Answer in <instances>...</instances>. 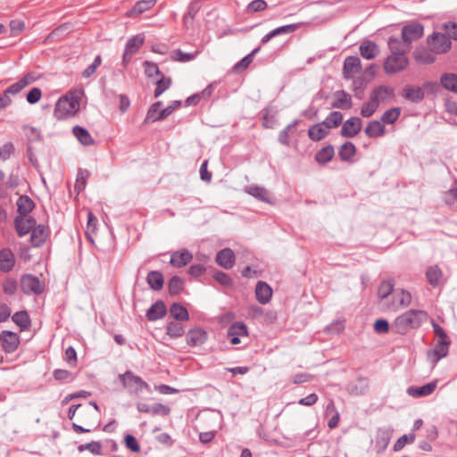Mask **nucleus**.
I'll return each mask as SVG.
<instances>
[{
	"label": "nucleus",
	"instance_id": "4c0bfd02",
	"mask_svg": "<svg viewBox=\"0 0 457 457\" xmlns=\"http://www.w3.org/2000/svg\"><path fill=\"white\" fill-rule=\"evenodd\" d=\"M440 82L446 90L457 93V74L445 73L441 76Z\"/></svg>",
	"mask_w": 457,
	"mask_h": 457
},
{
	"label": "nucleus",
	"instance_id": "423d86ee",
	"mask_svg": "<svg viewBox=\"0 0 457 457\" xmlns=\"http://www.w3.org/2000/svg\"><path fill=\"white\" fill-rule=\"evenodd\" d=\"M21 288L26 295H39L44 291V284L37 277L32 274H25L21 278Z\"/></svg>",
	"mask_w": 457,
	"mask_h": 457
},
{
	"label": "nucleus",
	"instance_id": "6e6d98bb",
	"mask_svg": "<svg viewBox=\"0 0 457 457\" xmlns=\"http://www.w3.org/2000/svg\"><path fill=\"white\" fill-rule=\"evenodd\" d=\"M88 177L89 172L87 170L79 169L75 183V190L78 193L85 189Z\"/></svg>",
	"mask_w": 457,
	"mask_h": 457
},
{
	"label": "nucleus",
	"instance_id": "0eeeda50",
	"mask_svg": "<svg viewBox=\"0 0 457 457\" xmlns=\"http://www.w3.org/2000/svg\"><path fill=\"white\" fill-rule=\"evenodd\" d=\"M424 34V26L420 22H411L402 28V39L406 44L420 39Z\"/></svg>",
	"mask_w": 457,
	"mask_h": 457
},
{
	"label": "nucleus",
	"instance_id": "f03ea898",
	"mask_svg": "<svg viewBox=\"0 0 457 457\" xmlns=\"http://www.w3.org/2000/svg\"><path fill=\"white\" fill-rule=\"evenodd\" d=\"M80 97L76 93H68L58 99L54 110L57 120H65L74 116L79 110Z\"/></svg>",
	"mask_w": 457,
	"mask_h": 457
},
{
	"label": "nucleus",
	"instance_id": "f3484780",
	"mask_svg": "<svg viewBox=\"0 0 457 457\" xmlns=\"http://www.w3.org/2000/svg\"><path fill=\"white\" fill-rule=\"evenodd\" d=\"M37 78L32 73H28L24 75L21 79L17 82L12 84L8 87L4 92L6 96L9 95H16L20 93L23 88L36 81Z\"/></svg>",
	"mask_w": 457,
	"mask_h": 457
},
{
	"label": "nucleus",
	"instance_id": "a18cd8bd",
	"mask_svg": "<svg viewBox=\"0 0 457 457\" xmlns=\"http://www.w3.org/2000/svg\"><path fill=\"white\" fill-rule=\"evenodd\" d=\"M356 154L355 145L352 142L344 143L338 151V155L342 161H350Z\"/></svg>",
	"mask_w": 457,
	"mask_h": 457
},
{
	"label": "nucleus",
	"instance_id": "37998d69",
	"mask_svg": "<svg viewBox=\"0 0 457 457\" xmlns=\"http://www.w3.org/2000/svg\"><path fill=\"white\" fill-rule=\"evenodd\" d=\"M343 120V115L338 111H334L321 122L329 131L330 129L337 128Z\"/></svg>",
	"mask_w": 457,
	"mask_h": 457
},
{
	"label": "nucleus",
	"instance_id": "7c9ffc66",
	"mask_svg": "<svg viewBox=\"0 0 457 457\" xmlns=\"http://www.w3.org/2000/svg\"><path fill=\"white\" fill-rule=\"evenodd\" d=\"M365 134L371 138L379 137L385 135V126L378 120H371L365 128Z\"/></svg>",
	"mask_w": 457,
	"mask_h": 457
},
{
	"label": "nucleus",
	"instance_id": "9d476101",
	"mask_svg": "<svg viewBox=\"0 0 457 457\" xmlns=\"http://www.w3.org/2000/svg\"><path fill=\"white\" fill-rule=\"evenodd\" d=\"M361 70V62L357 56H348L345 59L343 74L346 79H353L354 75L359 73Z\"/></svg>",
	"mask_w": 457,
	"mask_h": 457
},
{
	"label": "nucleus",
	"instance_id": "de8ad7c7",
	"mask_svg": "<svg viewBox=\"0 0 457 457\" xmlns=\"http://www.w3.org/2000/svg\"><path fill=\"white\" fill-rule=\"evenodd\" d=\"M299 120H294L290 124H288L284 129H282L278 134V142L283 145H289V137L293 133V129L298 125Z\"/></svg>",
	"mask_w": 457,
	"mask_h": 457
},
{
	"label": "nucleus",
	"instance_id": "2eb2a0df",
	"mask_svg": "<svg viewBox=\"0 0 457 457\" xmlns=\"http://www.w3.org/2000/svg\"><path fill=\"white\" fill-rule=\"evenodd\" d=\"M236 257L230 248H223L219 251L215 257L217 264L226 270L231 269L235 264Z\"/></svg>",
	"mask_w": 457,
	"mask_h": 457
},
{
	"label": "nucleus",
	"instance_id": "6e6552de",
	"mask_svg": "<svg viewBox=\"0 0 457 457\" xmlns=\"http://www.w3.org/2000/svg\"><path fill=\"white\" fill-rule=\"evenodd\" d=\"M411 303V295L404 289L395 290L392 295V302L388 305V309L397 311L401 308L407 307Z\"/></svg>",
	"mask_w": 457,
	"mask_h": 457
},
{
	"label": "nucleus",
	"instance_id": "f8f14e48",
	"mask_svg": "<svg viewBox=\"0 0 457 457\" xmlns=\"http://www.w3.org/2000/svg\"><path fill=\"white\" fill-rule=\"evenodd\" d=\"M361 130V120L359 117H351L342 126L341 135L345 137H353Z\"/></svg>",
	"mask_w": 457,
	"mask_h": 457
},
{
	"label": "nucleus",
	"instance_id": "f704fd0d",
	"mask_svg": "<svg viewBox=\"0 0 457 457\" xmlns=\"http://www.w3.org/2000/svg\"><path fill=\"white\" fill-rule=\"evenodd\" d=\"M450 344V339L439 340L436 343L433 350L434 362H437L448 354Z\"/></svg>",
	"mask_w": 457,
	"mask_h": 457
},
{
	"label": "nucleus",
	"instance_id": "39448f33",
	"mask_svg": "<svg viewBox=\"0 0 457 457\" xmlns=\"http://www.w3.org/2000/svg\"><path fill=\"white\" fill-rule=\"evenodd\" d=\"M427 44L432 48L436 54L447 53L452 47L450 38L440 32H433L427 37Z\"/></svg>",
	"mask_w": 457,
	"mask_h": 457
},
{
	"label": "nucleus",
	"instance_id": "338daca9",
	"mask_svg": "<svg viewBox=\"0 0 457 457\" xmlns=\"http://www.w3.org/2000/svg\"><path fill=\"white\" fill-rule=\"evenodd\" d=\"M79 452H83L84 450H88L90 453L99 455L101 454L102 445L99 442L92 441L90 443L80 445L78 447Z\"/></svg>",
	"mask_w": 457,
	"mask_h": 457
},
{
	"label": "nucleus",
	"instance_id": "393cba45",
	"mask_svg": "<svg viewBox=\"0 0 457 457\" xmlns=\"http://www.w3.org/2000/svg\"><path fill=\"white\" fill-rule=\"evenodd\" d=\"M360 54L366 60H372L379 54L378 45L370 40L363 41L359 47Z\"/></svg>",
	"mask_w": 457,
	"mask_h": 457
},
{
	"label": "nucleus",
	"instance_id": "603ef678",
	"mask_svg": "<svg viewBox=\"0 0 457 457\" xmlns=\"http://www.w3.org/2000/svg\"><path fill=\"white\" fill-rule=\"evenodd\" d=\"M171 86V79L165 77L163 74L160 75V79L156 81V87L154 90V97H159L164 91Z\"/></svg>",
	"mask_w": 457,
	"mask_h": 457
},
{
	"label": "nucleus",
	"instance_id": "3c124183",
	"mask_svg": "<svg viewBox=\"0 0 457 457\" xmlns=\"http://www.w3.org/2000/svg\"><path fill=\"white\" fill-rule=\"evenodd\" d=\"M247 328L245 323L237 321L233 323L228 329V337H247Z\"/></svg>",
	"mask_w": 457,
	"mask_h": 457
},
{
	"label": "nucleus",
	"instance_id": "c756f323",
	"mask_svg": "<svg viewBox=\"0 0 457 457\" xmlns=\"http://www.w3.org/2000/svg\"><path fill=\"white\" fill-rule=\"evenodd\" d=\"M72 133L79 142L86 146L92 145L95 141L87 129L76 125L72 128Z\"/></svg>",
	"mask_w": 457,
	"mask_h": 457
},
{
	"label": "nucleus",
	"instance_id": "c9c22d12",
	"mask_svg": "<svg viewBox=\"0 0 457 457\" xmlns=\"http://www.w3.org/2000/svg\"><path fill=\"white\" fill-rule=\"evenodd\" d=\"M403 96L405 99L419 103L424 99L425 94L421 87H406L403 89Z\"/></svg>",
	"mask_w": 457,
	"mask_h": 457
},
{
	"label": "nucleus",
	"instance_id": "2f4dec72",
	"mask_svg": "<svg viewBox=\"0 0 457 457\" xmlns=\"http://www.w3.org/2000/svg\"><path fill=\"white\" fill-rule=\"evenodd\" d=\"M329 131L320 122L311 126L308 129V137L312 141H320L328 135Z\"/></svg>",
	"mask_w": 457,
	"mask_h": 457
},
{
	"label": "nucleus",
	"instance_id": "72a5a7b5",
	"mask_svg": "<svg viewBox=\"0 0 457 457\" xmlns=\"http://www.w3.org/2000/svg\"><path fill=\"white\" fill-rule=\"evenodd\" d=\"M146 282L153 290L159 291L163 287L164 278L160 271L152 270L147 274Z\"/></svg>",
	"mask_w": 457,
	"mask_h": 457
},
{
	"label": "nucleus",
	"instance_id": "b1692460",
	"mask_svg": "<svg viewBox=\"0 0 457 457\" xmlns=\"http://www.w3.org/2000/svg\"><path fill=\"white\" fill-rule=\"evenodd\" d=\"M255 296L261 304H266L271 299L272 289L266 282L259 281L255 287Z\"/></svg>",
	"mask_w": 457,
	"mask_h": 457
},
{
	"label": "nucleus",
	"instance_id": "7ed1b4c3",
	"mask_svg": "<svg viewBox=\"0 0 457 457\" xmlns=\"http://www.w3.org/2000/svg\"><path fill=\"white\" fill-rule=\"evenodd\" d=\"M118 378L121 382L124 388H127L135 394H138L144 389L149 388L148 384L145 380H143L139 376L135 375L130 370H127L123 374H120Z\"/></svg>",
	"mask_w": 457,
	"mask_h": 457
},
{
	"label": "nucleus",
	"instance_id": "4468645a",
	"mask_svg": "<svg viewBox=\"0 0 457 457\" xmlns=\"http://www.w3.org/2000/svg\"><path fill=\"white\" fill-rule=\"evenodd\" d=\"M412 54L415 62L421 64H431L435 62L436 55V52H434L430 46L429 48L425 46L417 47Z\"/></svg>",
	"mask_w": 457,
	"mask_h": 457
},
{
	"label": "nucleus",
	"instance_id": "79ce46f5",
	"mask_svg": "<svg viewBox=\"0 0 457 457\" xmlns=\"http://www.w3.org/2000/svg\"><path fill=\"white\" fill-rule=\"evenodd\" d=\"M12 321L20 327L21 330L29 328L31 320L26 311H20L15 312L12 317Z\"/></svg>",
	"mask_w": 457,
	"mask_h": 457
},
{
	"label": "nucleus",
	"instance_id": "774afa93",
	"mask_svg": "<svg viewBox=\"0 0 457 457\" xmlns=\"http://www.w3.org/2000/svg\"><path fill=\"white\" fill-rule=\"evenodd\" d=\"M144 67H145V73L146 77H148V78H153L157 75H159V76L162 75L158 65L154 62L145 61L144 62Z\"/></svg>",
	"mask_w": 457,
	"mask_h": 457
},
{
	"label": "nucleus",
	"instance_id": "0e129e2a",
	"mask_svg": "<svg viewBox=\"0 0 457 457\" xmlns=\"http://www.w3.org/2000/svg\"><path fill=\"white\" fill-rule=\"evenodd\" d=\"M197 52L195 53H184L183 51L178 49L174 51L172 58L177 62H186L192 61L195 58Z\"/></svg>",
	"mask_w": 457,
	"mask_h": 457
},
{
	"label": "nucleus",
	"instance_id": "a19ab883",
	"mask_svg": "<svg viewBox=\"0 0 457 457\" xmlns=\"http://www.w3.org/2000/svg\"><path fill=\"white\" fill-rule=\"evenodd\" d=\"M144 44V37L142 35H136L130 37L125 46V51L129 54H135Z\"/></svg>",
	"mask_w": 457,
	"mask_h": 457
},
{
	"label": "nucleus",
	"instance_id": "8fccbe9b",
	"mask_svg": "<svg viewBox=\"0 0 457 457\" xmlns=\"http://www.w3.org/2000/svg\"><path fill=\"white\" fill-rule=\"evenodd\" d=\"M390 438L391 436L387 430L378 429L376 436V447L379 452L384 451L387 447Z\"/></svg>",
	"mask_w": 457,
	"mask_h": 457
},
{
	"label": "nucleus",
	"instance_id": "20e7f679",
	"mask_svg": "<svg viewBox=\"0 0 457 457\" xmlns=\"http://www.w3.org/2000/svg\"><path fill=\"white\" fill-rule=\"evenodd\" d=\"M409 65L405 54H390L384 62L383 69L386 74H395L404 71Z\"/></svg>",
	"mask_w": 457,
	"mask_h": 457
},
{
	"label": "nucleus",
	"instance_id": "aec40b11",
	"mask_svg": "<svg viewBox=\"0 0 457 457\" xmlns=\"http://www.w3.org/2000/svg\"><path fill=\"white\" fill-rule=\"evenodd\" d=\"M245 192L261 202L271 204L270 192L261 186L255 184L249 185L245 187Z\"/></svg>",
	"mask_w": 457,
	"mask_h": 457
},
{
	"label": "nucleus",
	"instance_id": "13d9d810",
	"mask_svg": "<svg viewBox=\"0 0 457 457\" xmlns=\"http://www.w3.org/2000/svg\"><path fill=\"white\" fill-rule=\"evenodd\" d=\"M416 436L414 433L409 435H403L400 436L394 444L393 450L395 452L401 451L407 444H411L415 441Z\"/></svg>",
	"mask_w": 457,
	"mask_h": 457
},
{
	"label": "nucleus",
	"instance_id": "4be33fe9",
	"mask_svg": "<svg viewBox=\"0 0 457 457\" xmlns=\"http://www.w3.org/2000/svg\"><path fill=\"white\" fill-rule=\"evenodd\" d=\"M352 105V97L347 92L339 90L334 94V101L331 104L333 108L349 110Z\"/></svg>",
	"mask_w": 457,
	"mask_h": 457
},
{
	"label": "nucleus",
	"instance_id": "5701e85b",
	"mask_svg": "<svg viewBox=\"0 0 457 457\" xmlns=\"http://www.w3.org/2000/svg\"><path fill=\"white\" fill-rule=\"evenodd\" d=\"M36 220L32 218L18 216L14 220V225L19 237H24L29 233L35 226Z\"/></svg>",
	"mask_w": 457,
	"mask_h": 457
},
{
	"label": "nucleus",
	"instance_id": "412c9836",
	"mask_svg": "<svg viewBox=\"0 0 457 457\" xmlns=\"http://www.w3.org/2000/svg\"><path fill=\"white\" fill-rule=\"evenodd\" d=\"M15 265V256L10 248L0 250V270L2 272L11 271Z\"/></svg>",
	"mask_w": 457,
	"mask_h": 457
},
{
	"label": "nucleus",
	"instance_id": "a878e982",
	"mask_svg": "<svg viewBox=\"0 0 457 457\" xmlns=\"http://www.w3.org/2000/svg\"><path fill=\"white\" fill-rule=\"evenodd\" d=\"M394 96V89L387 86H379L375 87L371 93V100H374L378 105L380 103L387 101Z\"/></svg>",
	"mask_w": 457,
	"mask_h": 457
},
{
	"label": "nucleus",
	"instance_id": "bb28decb",
	"mask_svg": "<svg viewBox=\"0 0 457 457\" xmlns=\"http://www.w3.org/2000/svg\"><path fill=\"white\" fill-rule=\"evenodd\" d=\"M166 312L165 303L162 301H156L146 312V318L151 321L157 320L163 318Z\"/></svg>",
	"mask_w": 457,
	"mask_h": 457
},
{
	"label": "nucleus",
	"instance_id": "864d4df0",
	"mask_svg": "<svg viewBox=\"0 0 457 457\" xmlns=\"http://www.w3.org/2000/svg\"><path fill=\"white\" fill-rule=\"evenodd\" d=\"M401 113V109L399 107H394L386 110L381 116V121L384 124H393L395 123Z\"/></svg>",
	"mask_w": 457,
	"mask_h": 457
},
{
	"label": "nucleus",
	"instance_id": "9b49d317",
	"mask_svg": "<svg viewBox=\"0 0 457 457\" xmlns=\"http://www.w3.org/2000/svg\"><path fill=\"white\" fill-rule=\"evenodd\" d=\"M436 386L437 380L436 379L421 386H411L407 388L406 393L414 398L426 397L436 390Z\"/></svg>",
	"mask_w": 457,
	"mask_h": 457
},
{
	"label": "nucleus",
	"instance_id": "49530a36",
	"mask_svg": "<svg viewBox=\"0 0 457 457\" xmlns=\"http://www.w3.org/2000/svg\"><path fill=\"white\" fill-rule=\"evenodd\" d=\"M395 283L394 280L388 279L382 281L378 288V296L381 300L386 299L390 295H393Z\"/></svg>",
	"mask_w": 457,
	"mask_h": 457
},
{
	"label": "nucleus",
	"instance_id": "473e14b6",
	"mask_svg": "<svg viewBox=\"0 0 457 457\" xmlns=\"http://www.w3.org/2000/svg\"><path fill=\"white\" fill-rule=\"evenodd\" d=\"M34 202L28 195H21L17 200V211L20 214L19 216L25 217L34 209Z\"/></svg>",
	"mask_w": 457,
	"mask_h": 457
},
{
	"label": "nucleus",
	"instance_id": "4d7b16f0",
	"mask_svg": "<svg viewBox=\"0 0 457 457\" xmlns=\"http://www.w3.org/2000/svg\"><path fill=\"white\" fill-rule=\"evenodd\" d=\"M387 44L391 54H400L406 53V50L403 46L402 41L398 37H390L388 38Z\"/></svg>",
	"mask_w": 457,
	"mask_h": 457
},
{
	"label": "nucleus",
	"instance_id": "69168bd1",
	"mask_svg": "<svg viewBox=\"0 0 457 457\" xmlns=\"http://www.w3.org/2000/svg\"><path fill=\"white\" fill-rule=\"evenodd\" d=\"M454 185L455 187H451L444 194V201L449 206L457 202V180L454 181Z\"/></svg>",
	"mask_w": 457,
	"mask_h": 457
},
{
	"label": "nucleus",
	"instance_id": "e2e57ef3",
	"mask_svg": "<svg viewBox=\"0 0 457 457\" xmlns=\"http://www.w3.org/2000/svg\"><path fill=\"white\" fill-rule=\"evenodd\" d=\"M378 104L370 99V102L363 104L361 109V114L362 117L369 118L374 114L377 111Z\"/></svg>",
	"mask_w": 457,
	"mask_h": 457
},
{
	"label": "nucleus",
	"instance_id": "1a4fd4ad",
	"mask_svg": "<svg viewBox=\"0 0 457 457\" xmlns=\"http://www.w3.org/2000/svg\"><path fill=\"white\" fill-rule=\"evenodd\" d=\"M0 341L2 342V348L5 353L15 352L20 345L19 336L14 332L7 330L2 332Z\"/></svg>",
	"mask_w": 457,
	"mask_h": 457
},
{
	"label": "nucleus",
	"instance_id": "a211bd4d",
	"mask_svg": "<svg viewBox=\"0 0 457 457\" xmlns=\"http://www.w3.org/2000/svg\"><path fill=\"white\" fill-rule=\"evenodd\" d=\"M193 254L187 249H180L171 253L170 263L176 268H182L189 263Z\"/></svg>",
	"mask_w": 457,
	"mask_h": 457
},
{
	"label": "nucleus",
	"instance_id": "f257e3e1",
	"mask_svg": "<svg viewBox=\"0 0 457 457\" xmlns=\"http://www.w3.org/2000/svg\"><path fill=\"white\" fill-rule=\"evenodd\" d=\"M427 319V312L422 310H409L399 315L394 320L392 328L399 335H406L411 329L419 328Z\"/></svg>",
	"mask_w": 457,
	"mask_h": 457
},
{
	"label": "nucleus",
	"instance_id": "5fc2aeb1",
	"mask_svg": "<svg viewBox=\"0 0 457 457\" xmlns=\"http://www.w3.org/2000/svg\"><path fill=\"white\" fill-rule=\"evenodd\" d=\"M168 289L170 295H179L184 289V281L179 276H173L169 280Z\"/></svg>",
	"mask_w": 457,
	"mask_h": 457
},
{
	"label": "nucleus",
	"instance_id": "c85d7f7f",
	"mask_svg": "<svg viewBox=\"0 0 457 457\" xmlns=\"http://www.w3.org/2000/svg\"><path fill=\"white\" fill-rule=\"evenodd\" d=\"M156 4V0H141L136 3L132 9L127 12V16L135 17L152 9Z\"/></svg>",
	"mask_w": 457,
	"mask_h": 457
},
{
	"label": "nucleus",
	"instance_id": "ddd939ff",
	"mask_svg": "<svg viewBox=\"0 0 457 457\" xmlns=\"http://www.w3.org/2000/svg\"><path fill=\"white\" fill-rule=\"evenodd\" d=\"M207 332L202 328L189 329L186 335L187 343L192 347L204 345L207 340Z\"/></svg>",
	"mask_w": 457,
	"mask_h": 457
},
{
	"label": "nucleus",
	"instance_id": "cd10ccee",
	"mask_svg": "<svg viewBox=\"0 0 457 457\" xmlns=\"http://www.w3.org/2000/svg\"><path fill=\"white\" fill-rule=\"evenodd\" d=\"M425 275L428 283L433 287H438L443 278V271L438 265L429 266L427 269Z\"/></svg>",
	"mask_w": 457,
	"mask_h": 457
},
{
	"label": "nucleus",
	"instance_id": "6ab92c4d",
	"mask_svg": "<svg viewBox=\"0 0 457 457\" xmlns=\"http://www.w3.org/2000/svg\"><path fill=\"white\" fill-rule=\"evenodd\" d=\"M30 232V243L36 247L41 246L46 241L49 234L48 228L41 224L34 226Z\"/></svg>",
	"mask_w": 457,
	"mask_h": 457
},
{
	"label": "nucleus",
	"instance_id": "c03bdc74",
	"mask_svg": "<svg viewBox=\"0 0 457 457\" xmlns=\"http://www.w3.org/2000/svg\"><path fill=\"white\" fill-rule=\"evenodd\" d=\"M335 154V150L332 145H327L319 150L315 154V160L319 163H327L332 160Z\"/></svg>",
	"mask_w": 457,
	"mask_h": 457
},
{
	"label": "nucleus",
	"instance_id": "bf43d9fd",
	"mask_svg": "<svg viewBox=\"0 0 457 457\" xmlns=\"http://www.w3.org/2000/svg\"><path fill=\"white\" fill-rule=\"evenodd\" d=\"M262 126L266 129H272L277 123L276 113L271 112L270 109L264 108L262 110Z\"/></svg>",
	"mask_w": 457,
	"mask_h": 457
},
{
	"label": "nucleus",
	"instance_id": "e433bc0d",
	"mask_svg": "<svg viewBox=\"0 0 457 457\" xmlns=\"http://www.w3.org/2000/svg\"><path fill=\"white\" fill-rule=\"evenodd\" d=\"M162 105V103L161 101H158L154 104H153L146 113V117L145 119V123H150L154 122L158 120H162L164 118H161V111L160 108Z\"/></svg>",
	"mask_w": 457,
	"mask_h": 457
},
{
	"label": "nucleus",
	"instance_id": "09e8293b",
	"mask_svg": "<svg viewBox=\"0 0 457 457\" xmlns=\"http://www.w3.org/2000/svg\"><path fill=\"white\" fill-rule=\"evenodd\" d=\"M185 328L182 324L170 321L166 326V334L171 338H178L184 335Z\"/></svg>",
	"mask_w": 457,
	"mask_h": 457
},
{
	"label": "nucleus",
	"instance_id": "dca6fc26",
	"mask_svg": "<svg viewBox=\"0 0 457 457\" xmlns=\"http://www.w3.org/2000/svg\"><path fill=\"white\" fill-rule=\"evenodd\" d=\"M369 388V379L365 377H359L355 381L347 384L346 391L351 395H363Z\"/></svg>",
	"mask_w": 457,
	"mask_h": 457
},
{
	"label": "nucleus",
	"instance_id": "58836bf2",
	"mask_svg": "<svg viewBox=\"0 0 457 457\" xmlns=\"http://www.w3.org/2000/svg\"><path fill=\"white\" fill-rule=\"evenodd\" d=\"M260 49H261V46L254 48L250 54H248L243 59H241L239 62H237L234 65L233 71L235 72H241V71L246 70L249 67V65L252 63L253 57L260 51Z\"/></svg>",
	"mask_w": 457,
	"mask_h": 457
},
{
	"label": "nucleus",
	"instance_id": "052dcab7",
	"mask_svg": "<svg viewBox=\"0 0 457 457\" xmlns=\"http://www.w3.org/2000/svg\"><path fill=\"white\" fill-rule=\"evenodd\" d=\"M101 63L102 57L98 54L95 57L94 62L82 71V77L85 79L90 78L96 72V69L101 65Z\"/></svg>",
	"mask_w": 457,
	"mask_h": 457
},
{
	"label": "nucleus",
	"instance_id": "ea45409f",
	"mask_svg": "<svg viewBox=\"0 0 457 457\" xmlns=\"http://www.w3.org/2000/svg\"><path fill=\"white\" fill-rule=\"evenodd\" d=\"M170 315L177 320L187 321L189 320V314L186 307L180 303H173L170 308Z\"/></svg>",
	"mask_w": 457,
	"mask_h": 457
},
{
	"label": "nucleus",
	"instance_id": "680f3d73",
	"mask_svg": "<svg viewBox=\"0 0 457 457\" xmlns=\"http://www.w3.org/2000/svg\"><path fill=\"white\" fill-rule=\"evenodd\" d=\"M17 280L12 278H6L3 282V291L5 295H13L17 290Z\"/></svg>",
	"mask_w": 457,
	"mask_h": 457
}]
</instances>
